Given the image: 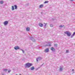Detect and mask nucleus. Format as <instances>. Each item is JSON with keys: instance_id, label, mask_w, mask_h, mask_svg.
Wrapping results in <instances>:
<instances>
[{"instance_id": "obj_1", "label": "nucleus", "mask_w": 75, "mask_h": 75, "mask_svg": "<svg viewBox=\"0 0 75 75\" xmlns=\"http://www.w3.org/2000/svg\"><path fill=\"white\" fill-rule=\"evenodd\" d=\"M33 64L31 63H27L25 64L26 68H30L31 66H33Z\"/></svg>"}, {"instance_id": "obj_2", "label": "nucleus", "mask_w": 75, "mask_h": 75, "mask_svg": "<svg viewBox=\"0 0 75 75\" xmlns=\"http://www.w3.org/2000/svg\"><path fill=\"white\" fill-rule=\"evenodd\" d=\"M64 33L67 34V36H69V37H70L71 35V33L69 31H66L64 32Z\"/></svg>"}, {"instance_id": "obj_3", "label": "nucleus", "mask_w": 75, "mask_h": 75, "mask_svg": "<svg viewBox=\"0 0 75 75\" xmlns=\"http://www.w3.org/2000/svg\"><path fill=\"white\" fill-rule=\"evenodd\" d=\"M8 21H6L4 22V25H7V24H8Z\"/></svg>"}, {"instance_id": "obj_4", "label": "nucleus", "mask_w": 75, "mask_h": 75, "mask_svg": "<svg viewBox=\"0 0 75 75\" xmlns=\"http://www.w3.org/2000/svg\"><path fill=\"white\" fill-rule=\"evenodd\" d=\"M42 59V58L40 57H39L36 59V61L37 62H38V61H40V60H41Z\"/></svg>"}, {"instance_id": "obj_5", "label": "nucleus", "mask_w": 75, "mask_h": 75, "mask_svg": "<svg viewBox=\"0 0 75 75\" xmlns=\"http://www.w3.org/2000/svg\"><path fill=\"white\" fill-rule=\"evenodd\" d=\"M30 38L31 40L32 41H33V42H35V40L34 38H33V37H30Z\"/></svg>"}, {"instance_id": "obj_6", "label": "nucleus", "mask_w": 75, "mask_h": 75, "mask_svg": "<svg viewBox=\"0 0 75 75\" xmlns=\"http://www.w3.org/2000/svg\"><path fill=\"white\" fill-rule=\"evenodd\" d=\"M63 69V66H61L59 67V71H62Z\"/></svg>"}, {"instance_id": "obj_7", "label": "nucleus", "mask_w": 75, "mask_h": 75, "mask_svg": "<svg viewBox=\"0 0 75 75\" xmlns=\"http://www.w3.org/2000/svg\"><path fill=\"white\" fill-rule=\"evenodd\" d=\"M51 42H49L48 43L47 45H45V46H48V47H51Z\"/></svg>"}, {"instance_id": "obj_8", "label": "nucleus", "mask_w": 75, "mask_h": 75, "mask_svg": "<svg viewBox=\"0 0 75 75\" xmlns=\"http://www.w3.org/2000/svg\"><path fill=\"white\" fill-rule=\"evenodd\" d=\"M14 49L16 50H18L20 49V47H19V46H15L14 47Z\"/></svg>"}, {"instance_id": "obj_9", "label": "nucleus", "mask_w": 75, "mask_h": 75, "mask_svg": "<svg viewBox=\"0 0 75 75\" xmlns=\"http://www.w3.org/2000/svg\"><path fill=\"white\" fill-rule=\"evenodd\" d=\"M49 52V49H48V48H46L45 50V52Z\"/></svg>"}, {"instance_id": "obj_10", "label": "nucleus", "mask_w": 75, "mask_h": 75, "mask_svg": "<svg viewBox=\"0 0 75 75\" xmlns=\"http://www.w3.org/2000/svg\"><path fill=\"white\" fill-rule=\"evenodd\" d=\"M38 25L40 27H43V24L41 23H39Z\"/></svg>"}, {"instance_id": "obj_11", "label": "nucleus", "mask_w": 75, "mask_h": 75, "mask_svg": "<svg viewBox=\"0 0 75 75\" xmlns=\"http://www.w3.org/2000/svg\"><path fill=\"white\" fill-rule=\"evenodd\" d=\"M51 50L53 51V52H55V49L53 47H52L51 49Z\"/></svg>"}, {"instance_id": "obj_12", "label": "nucleus", "mask_w": 75, "mask_h": 75, "mask_svg": "<svg viewBox=\"0 0 75 75\" xmlns=\"http://www.w3.org/2000/svg\"><path fill=\"white\" fill-rule=\"evenodd\" d=\"M30 70L33 71V70H34L35 69L34 67V66H33L32 67L30 68Z\"/></svg>"}, {"instance_id": "obj_13", "label": "nucleus", "mask_w": 75, "mask_h": 75, "mask_svg": "<svg viewBox=\"0 0 75 75\" xmlns=\"http://www.w3.org/2000/svg\"><path fill=\"white\" fill-rule=\"evenodd\" d=\"M26 31H30V28L28 27H27L26 28Z\"/></svg>"}, {"instance_id": "obj_14", "label": "nucleus", "mask_w": 75, "mask_h": 75, "mask_svg": "<svg viewBox=\"0 0 75 75\" xmlns=\"http://www.w3.org/2000/svg\"><path fill=\"white\" fill-rule=\"evenodd\" d=\"M43 6H44V5L42 4H41L40 6L39 7L40 8H42V7H43Z\"/></svg>"}, {"instance_id": "obj_15", "label": "nucleus", "mask_w": 75, "mask_h": 75, "mask_svg": "<svg viewBox=\"0 0 75 75\" xmlns=\"http://www.w3.org/2000/svg\"><path fill=\"white\" fill-rule=\"evenodd\" d=\"M44 24H45V25H44V27H45V28H47V23H44Z\"/></svg>"}, {"instance_id": "obj_16", "label": "nucleus", "mask_w": 75, "mask_h": 75, "mask_svg": "<svg viewBox=\"0 0 75 75\" xmlns=\"http://www.w3.org/2000/svg\"><path fill=\"white\" fill-rule=\"evenodd\" d=\"M8 69H3V71H4V72H7V71H8Z\"/></svg>"}, {"instance_id": "obj_17", "label": "nucleus", "mask_w": 75, "mask_h": 75, "mask_svg": "<svg viewBox=\"0 0 75 75\" xmlns=\"http://www.w3.org/2000/svg\"><path fill=\"white\" fill-rule=\"evenodd\" d=\"M12 10H14V7L13 6H12Z\"/></svg>"}, {"instance_id": "obj_18", "label": "nucleus", "mask_w": 75, "mask_h": 75, "mask_svg": "<svg viewBox=\"0 0 75 75\" xmlns=\"http://www.w3.org/2000/svg\"><path fill=\"white\" fill-rule=\"evenodd\" d=\"M59 27H60V28H62V27H64V25H60L59 26Z\"/></svg>"}, {"instance_id": "obj_19", "label": "nucleus", "mask_w": 75, "mask_h": 75, "mask_svg": "<svg viewBox=\"0 0 75 75\" xmlns=\"http://www.w3.org/2000/svg\"><path fill=\"white\" fill-rule=\"evenodd\" d=\"M14 6H15V9H17V5H15Z\"/></svg>"}, {"instance_id": "obj_20", "label": "nucleus", "mask_w": 75, "mask_h": 75, "mask_svg": "<svg viewBox=\"0 0 75 75\" xmlns=\"http://www.w3.org/2000/svg\"><path fill=\"white\" fill-rule=\"evenodd\" d=\"M50 27H53V24H51L50 25Z\"/></svg>"}, {"instance_id": "obj_21", "label": "nucleus", "mask_w": 75, "mask_h": 75, "mask_svg": "<svg viewBox=\"0 0 75 75\" xmlns=\"http://www.w3.org/2000/svg\"><path fill=\"white\" fill-rule=\"evenodd\" d=\"M48 3V1H46L44 3L45 4V3Z\"/></svg>"}, {"instance_id": "obj_22", "label": "nucleus", "mask_w": 75, "mask_h": 75, "mask_svg": "<svg viewBox=\"0 0 75 75\" xmlns=\"http://www.w3.org/2000/svg\"><path fill=\"white\" fill-rule=\"evenodd\" d=\"M0 3H1V4H3L4 3L3 1H1Z\"/></svg>"}, {"instance_id": "obj_23", "label": "nucleus", "mask_w": 75, "mask_h": 75, "mask_svg": "<svg viewBox=\"0 0 75 75\" xmlns=\"http://www.w3.org/2000/svg\"><path fill=\"white\" fill-rule=\"evenodd\" d=\"M66 52V53H68V52H69V50H67Z\"/></svg>"}, {"instance_id": "obj_24", "label": "nucleus", "mask_w": 75, "mask_h": 75, "mask_svg": "<svg viewBox=\"0 0 75 75\" xmlns=\"http://www.w3.org/2000/svg\"><path fill=\"white\" fill-rule=\"evenodd\" d=\"M21 51H22L23 53H24V51L22 49H21Z\"/></svg>"}, {"instance_id": "obj_25", "label": "nucleus", "mask_w": 75, "mask_h": 75, "mask_svg": "<svg viewBox=\"0 0 75 75\" xmlns=\"http://www.w3.org/2000/svg\"><path fill=\"white\" fill-rule=\"evenodd\" d=\"M55 47H57V44H55L54 45Z\"/></svg>"}, {"instance_id": "obj_26", "label": "nucleus", "mask_w": 75, "mask_h": 75, "mask_svg": "<svg viewBox=\"0 0 75 75\" xmlns=\"http://www.w3.org/2000/svg\"><path fill=\"white\" fill-rule=\"evenodd\" d=\"M8 73H9V72H11V70H8Z\"/></svg>"}, {"instance_id": "obj_27", "label": "nucleus", "mask_w": 75, "mask_h": 75, "mask_svg": "<svg viewBox=\"0 0 75 75\" xmlns=\"http://www.w3.org/2000/svg\"><path fill=\"white\" fill-rule=\"evenodd\" d=\"M74 36L72 35H71V38H73V37Z\"/></svg>"}, {"instance_id": "obj_28", "label": "nucleus", "mask_w": 75, "mask_h": 75, "mask_svg": "<svg viewBox=\"0 0 75 75\" xmlns=\"http://www.w3.org/2000/svg\"><path fill=\"white\" fill-rule=\"evenodd\" d=\"M75 32L73 33V35L74 36V35H75Z\"/></svg>"}, {"instance_id": "obj_29", "label": "nucleus", "mask_w": 75, "mask_h": 75, "mask_svg": "<svg viewBox=\"0 0 75 75\" xmlns=\"http://www.w3.org/2000/svg\"><path fill=\"white\" fill-rule=\"evenodd\" d=\"M72 71H74V69H72Z\"/></svg>"}, {"instance_id": "obj_30", "label": "nucleus", "mask_w": 75, "mask_h": 75, "mask_svg": "<svg viewBox=\"0 0 75 75\" xmlns=\"http://www.w3.org/2000/svg\"><path fill=\"white\" fill-rule=\"evenodd\" d=\"M4 75V74L3 73H2V75Z\"/></svg>"}, {"instance_id": "obj_31", "label": "nucleus", "mask_w": 75, "mask_h": 75, "mask_svg": "<svg viewBox=\"0 0 75 75\" xmlns=\"http://www.w3.org/2000/svg\"><path fill=\"white\" fill-rule=\"evenodd\" d=\"M43 65V64H42L41 65V66H42Z\"/></svg>"}, {"instance_id": "obj_32", "label": "nucleus", "mask_w": 75, "mask_h": 75, "mask_svg": "<svg viewBox=\"0 0 75 75\" xmlns=\"http://www.w3.org/2000/svg\"><path fill=\"white\" fill-rule=\"evenodd\" d=\"M19 75H22L21 74H20Z\"/></svg>"}, {"instance_id": "obj_33", "label": "nucleus", "mask_w": 75, "mask_h": 75, "mask_svg": "<svg viewBox=\"0 0 75 75\" xmlns=\"http://www.w3.org/2000/svg\"><path fill=\"white\" fill-rule=\"evenodd\" d=\"M71 0V1H73V0Z\"/></svg>"}]
</instances>
